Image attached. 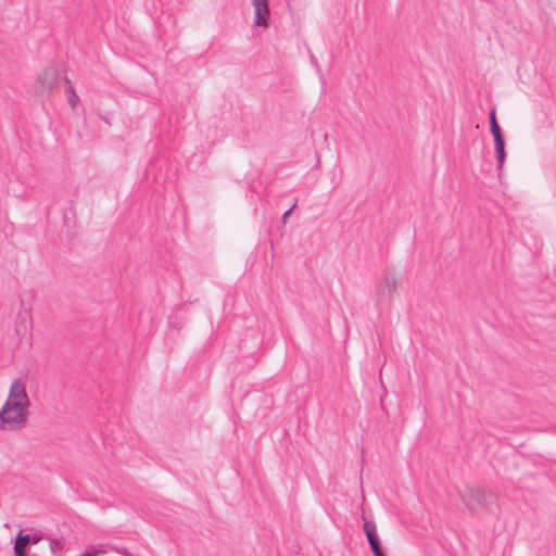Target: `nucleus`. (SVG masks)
Wrapping results in <instances>:
<instances>
[{"mask_svg":"<svg viewBox=\"0 0 556 556\" xmlns=\"http://www.w3.org/2000/svg\"><path fill=\"white\" fill-rule=\"evenodd\" d=\"M28 418V409L13 404H3L0 410V430L18 431L25 428Z\"/></svg>","mask_w":556,"mask_h":556,"instance_id":"obj_1","label":"nucleus"},{"mask_svg":"<svg viewBox=\"0 0 556 556\" xmlns=\"http://www.w3.org/2000/svg\"><path fill=\"white\" fill-rule=\"evenodd\" d=\"M58 83V71L54 67L46 68L37 78L35 92L39 97L50 94Z\"/></svg>","mask_w":556,"mask_h":556,"instance_id":"obj_2","label":"nucleus"},{"mask_svg":"<svg viewBox=\"0 0 556 556\" xmlns=\"http://www.w3.org/2000/svg\"><path fill=\"white\" fill-rule=\"evenodd\" d=\"M4 403L10 404V405L15 404V405H18L20 407H23L26 409L29 408L30 401H29L24 382H22L18 379H16L12 382V384L10 387L8 399Z\"/></svg>","mask_w":556,"mask_h":556,"instance_id":"obj_3","label":"nucleus"},{"mask_svg":"<svg viewBox=\"0 0 556 556\" xmlns=\"http://www.w3.org/2000/svg\"><path fill=\"white\" fill-rule=\"evenodd\" d=\"M397 278L393 271H384L379 285L377 286V296L379 300L390 299L396 291Z\"/></svg>","mask_w":556,"mask_h":556,"instance_id":"obj_4","label":"nucleus"},{"mask_svg":"<svg viewBox=\"0 0 556 556\" xmlns=\"http://www.w3.org/2000/svg\"><path fill=\"white\" fill-rule=\"evenodd\" d=\"M254 7V25L260 27H267L269 21V7L268 0H251Z\"/></svg>","mask_w":556,"mask_h":556,"instance_id":"obj_5","label":"nucleus"},{"mask_svg":"<svg viewBox=\"0 0 556 556\" xmlns=\"http://www.w3.org/2000/svg\"><path fill=\"white\" fill-rule=\"evenodd\" d=\"M30 543L29 534L18 533L14 543V555L15 556H27L26 555V546Z\"/></svg>","mask_w":556,"mask_h":556,"instance_id":"obj_6","label":"nucleus"},{"mask_svg":"<svg viewBox=\"0 0 556 556\" xmlns=\"http://www.w3.org/2000/svg\"><path fill=\"white\" fill-rule=\"evenodd\" d=\"M494 146H495L496 160L498 162V168H502L505 157H506L504 139L495 140Z\"/></svg>","mask_w":556,"mask_h":556,"instance_id":"obj_7","label":"nucleus"},{"mask_svg":"<svg viewBox=\"0 0 556 556\" xmlns=\"http://www.w3.org/2000/svg\"><path fill=\"white\" fill-rule=\"evenodd\" d=\"M364 531H365V534L367 536V540H368L369 544L375 542V541H377L379 539L378 534H377V528H376L375 522H372V521H365V523H364Z\"/></svg>","mask_w":556,"mask_h":556,"instance_id":"obj_8","label":"nucleus"},{"mask_svg":"<svg viewBox=\"0 0 556 556\" xmlns=\"http://www.w3.org/2000/svg\"><path fill=\"white\" fill-rule=\"evenodd\" d=\"M67 92H68V103L72 106V109H75L78 103L79 98L76 94L73 86L68 87Z\"/></svg>","mask_w":556,"mask_h":556,"instance_id":"obj_9","label":"nucleus"},{"mask_svg":"<svg viewBox=\"0 0 556 556\" xmlns=\"http://www.w3.org/2000/svg\"><path fill=\"white\" fill-rule=\"evenodd\" d=\"M49 547H50L52 555H55L58 552H60L63 548V545L59 540H51Z\"/></svg>","mask_w":556,"mask_h":556,"instance_id":"obj_10","label":"nucleus"},{"mask_svg":"<svg viewBox=\"0 0 556 556\" xmlns=\"http://www.w3.org/2000/svg\"><path fill=\"white\" fill-rule=\"evenodd\" d=\"M369 545H370V548H371L374 555H378L379 553H383L382 548H381V545H380V540L379 539L377 541L370 543Z\"/></svg>","mask_w":556,"mask_h":556,"instance_id":"obj_11","label":"nucleus"},{"mask_svg":"<svg viewBox=\"0 0 556 556\" xmlns=\"http://www.w3.org/2000/svg\"><path fill=\"white\" fill-rule=\"evenodd\" d=\"M491 132L494 137V141L504 139L500 126L491 128Z\"/></svg>","mask_w":556,"mask_h":556,"instance_id":"obj_12","label":"nucleus"},{"mask_svg":"<svg viewBox=\"0 0 556 556\" xmlns=\"http://www.w3.org/2000/svg\"><path fill=\"white\" fill-rule=\"evenodd\" d=\"M493 127H498L495 110H492L490 112V128H493Z\"/></svg>","mask_w":556,"mask_h":556,"instance_id":"obj_13","label":"nucleus"},{"mask_svg":"<svg viewBox=\"0 0 556 556\" xmlns=\"http://www.w3.org/2000/svg\"><path fill=\"white\" fill-rule=\"evenodd\" d=\"M295 207V204H293L287 212H285V214L282 215V220L283 223L287 222V218L289 217V215L291 214L292 210Z\"/></svg>","mask_w":556,"mask_h":556,"instance_id":"obj_14","label":"nucleus"},{"mask_svg":"<svg viewBox=\"0 0 556 556\" xmlns=\"http://www.w3.org/2000/svg\"><path fill=\"white\" fill-rule=\"evenodd\" d=\"M39 541H40V536H33V538L30 536V542L33 544H37Z\"/></svg>","mask_w":556,"mask_h":556,"instance_id":"obj_15","label":"nucleus"},{"mask_svg":"<svg viewBox=\"0 0 556 556\" xmlns=\"http://www.w3.org/2000/svg\"><path fill=\"white\" fill-rule=\"evenodd\" d=\"M470 494L478 501V497L480 496V493L478 491H470Z\"/></svg>","mask_w":556,"mask_h":556,"instance_id":"obj_16","label":"nucleus"},{"mask_svg":"<svg viewBox=\"0 0 556 556\" xmlns=\"http://www.w3.org/2000/svg\"><path fill=\"white\" fill-rule=\"evenodd\" d=\"M97 555H98V552L93 551V552L86 553L84 556H97Z\"/></svg>","mask_w":556,"mask_h":556,"instance_id":"obj_17","label":"nucleus"},{"mask_svg":"<svg viewBox=\"0 0 556 556\" xmlns=\"http://www.w3.org/2000/svg\"><path fill=\"white\" fill-rule=\"evenodd\" d=\"M375 556H384V554L383 553H379L378 555H375Z\"/></svg>","mask_w":556,"mask_h":556,"instance_id":"obj_18","label":"nucleus"}]
</instances>
